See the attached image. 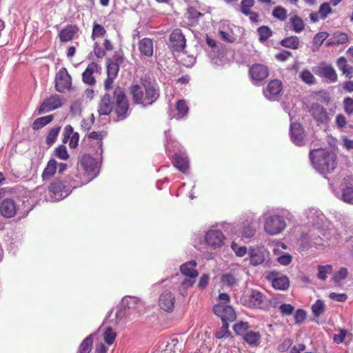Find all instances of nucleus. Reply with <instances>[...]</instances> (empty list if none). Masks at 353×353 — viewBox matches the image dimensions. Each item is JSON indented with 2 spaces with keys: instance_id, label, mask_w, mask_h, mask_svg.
<instances>
[{
  "instance_id": "40",
  "label": "nucleus",
  "mask_w": 353,
  "mask_h": 353,
  "mask_svg": "<svg viewBox=\"0 0 353 353\" xmlns=\"http://www.w3.org/2000/svg\"><path fill=\"white\" fill-rule=\"evenodd\" d=\"M259 40L260 42L266 41L272 34L271 29L267 26H263L257 29Z\"/></svg>"
},
{
  "instance_id": "20",
  "label": "nucleus",
  "mask_w": 353,
  "mask_h": 353,
  "mask_svg": "<svg viewBox=\"0 0 353 353\" xmlns=\"http://www.w3.org/2000/svg\"><path fill=\"white\" fill-rule=\"evenodd\" d=\"M138 49L140 52L141 59L152 57L154 54L153 40L148 37H145L139 40L138 43Z\"/></svg>"
},
{
  "instance_id": "25",
  "label": "nucleus",
  "mask_w": 353,
  "mask_h": 353,
  "mask_svg": "<svg viewBox=\"0 0 353 353\" xmlns=\"http://www.w3.org/2000/svg\"><path fill=\"white\" fill-rule=\"evenodd\" d=\"M305 215L309 223L312 225H320L324 219V215L321 211L315 208H310L305 211Z\"/></svg>"
},
{
  "instance_id": "37",
  "label": "nucleus",
  "mask_w": 353,
  "mask_h": 353,
  "mask_svg": "<svg viewBox=\"0 0 353 353\" xmlns=\"http://www.w3.org/2000/svg\"><path fill=\"white\" fill-rule=\"evenodd\" d=\"M240 232L243 237L249 239L254 236L256 232V228L253 226L252 223L247 221L243 223Z\"/></svg>"
},
{
  "instance_id": "64",
  "label": "nucleus",
  "mask_w": 353,
  "mask_h": 353,
  "mask_svg": "<svg viewBox=\"0 0 353 353\" xmlns=\"http://www.w3.org/2000/svg\"><path fill=\"white\" fill-rule=\"evenodd\" d=\"M294 310L291 304L283 303L279 306V310L283 316H289L292 314Z\"/></svg>"
},
{
  "instance_id": "2",
  "label": "nucleus",
  "mask_w": 353,
  "mask_h": 353,
  "mask_svg": "<svg viewBox=\"0 0 353 353\" xmlns=\"http://www.w3.org/2000/svg\"><path fill=\"white\" fill-rule=\"evenodd\" d=\"M130 91L133 102L143 106L152 105L160 96L159 88L155 80L146 76L141 79L140 84L131 85Z\"/></svg>"
},
{
  "instance_id": "59",
  "label": "nucleus",
  "mask_w": 353,
  "mask_h": 353,
  "mask_svg": "<svg viewBox=\"0 0 353 353\" xmlns=\"http://www.w3.org/2000/svg\"><path fill=\"white\" fill-rule=\"evenodd\" d=\"M328 33L326 32H321L317 33L313 38V44L316 47H319L323 42L327 38Z\"/></svg>"
},
{
  "instance_id": "15",
  "label": "nucleus",
  "mask_w": 353,
  "mask_h": 353,
  "mask_svg": "<svg viewBox=\"0 0 353 353\" xmlns=\"http://www.w3.org/2000/svg\"><path fill=\"white\" fill-rule=\"evenodd\" d=\"M101 70V66L94 63L92 62L89 63L82 73V81L85 84L88 85H94L96 83V79L94 76V74H100Z\"/></svg>"
},
{
  "instance_id": "8",
  "label": "nucleus",
  "mask_w": 353,
  "mask_h": 353,
  "mask_svg": "<svg viewBox=\"0 0 353 353\" xmlns=\"http://www.w3.org/2000/svg\"><path fill=\"white\" fill-rule=\"evenodd\" d=\"M122 304L126 309L129 316L134 317L141 316L145 312L144 303L134 296H125L122 300Z\"/></svg>"
},
{
  "instance_id": "12",
  "label": "nucleus",
  "mask_w": 353,
  "mask_h": 353,
  "mask_svg": "<svg viewBox=\"0 0 353 353\" xmlns=\"http://www.w3.org/2000/svg\"><path fill=\"white\" fill-rule=\"evenodd\" d=\"M214 314L219 316L223 323V327L227 321H233L236 319V313L234 309L228 305L216 304L213 308Z\"/></svg>"
},
{
  "instance_id": "61",
  "label": "nucleus",
  "mask_w": 353,
  "mask_h": 353,
  "mask_svg": "<svg viewBox=\"0 0 353 353\" xmlns=\"http://www.w3.org/2000/svg\"><path fill=\"white\" fill-rule=\"evenodd\" d=\"M231 248L235 252L236 255L242 257L247 253V248L245 246L239 247L235 242L231 244Z\"/></svg>"
},
{
  "instance_id": "9",
  "label": "nucleus",
  "mask_w": 353,
  "mask_h": 353,
  "mask_svg": "<svg viewBox=\"0 0 353 353\" xmlns=\"http://www.w3.org/2000/svg\"><path fill=\"white\" fill-rule=\"evenodd\" d=\"M225 240V236L219 230H210L205 235V241L211 249L221 248Z\"/></svg>"
},
{
  "instance_id": "4",
  "label": "nucleus",
  "mask_w": 353,
  "mask_h": 353,
  "mask_svg": "<svg viewBox=\"0 0 353 353\" xmlns=\"http://www.w3.org/2000/svg\"><path fill=\"white\" fill-rule=\"evenodd\" d=\"M310 159L314 168L322 174L333 172L337 165L335 153L323 148L310 151Z\"/></svg>"
},
{
  "instance_id": "34",
  "label": "nucleus",
  "mask_w": 353,
  "mask_h": 353,
  "mask_svg": "<svg viewBox=\"0 0 353 353\" xmlns=\"http://www.w3.org/2000/svg\"><path fill=\"white\" fill-rule=\"evenodd\" d=\"M272 286L276 290H286L289 287L288 278L285 276L274 278L272 280Z\"/></svg>"
},
{
  "instance_id": "53",
  "label": "nucleus",
  "mask_w": 353,
  "mask_h": 353,
  "mask_svg": "<svg viewBox=\"0 0 353 353\" xmlns=\"http://www.w3.org/2000/svg\"><path fill=\"white\" fill-rule=\"evenodd\" d=\"M60 128H61L60 127H55V128H52L49 131L48 134L46 138V143L48 145H51L52 144H53L54 143V141H56L57 137L58 136V134L59 132Z\"/></svg>"
},
{
  "instance_id": "28",
  "label": "nucleus",
  "mask_w": 353,
  "mask_h": 353,
  "mask_svg": "<svg viewBox=\"0 0 353 353\" xmlns=\"http://www.w3.org/2000/svg\"><path fill=\"white\" fill-rule=\"evenodd\" d=\"M196 263L194 261L187 262L180 267L181 272L183 275L189 277H196L198 272L196 270Z\"/></svg>"
},
{
  "instance_id": "42",
  "label": "nucleus",
  "mask_w": 353,
  "mask_h": 353,
  "mask_svg": "<svg viewBox=\"0 0 353 353\" xmlns=\"http://www.w3.org/2000/svg\"><path fill=\"white\" fill-rule=\"evenodd\" d=\"M281 44L285 48L297 49L299 46V41L297 37L292 36L283 39Z\"/></svg>"
},
{
  "instance_id": "5",
  "label": "nucleus",
  "mask_w": 353,
  "mask_h": 353,
  "mask_svg": "<svg viewBox=\"0 0 353 353\" xmlns=\"http://www.w3.org/2000/svg\"><path fill=\"white\" fill-rule=\"evenodd\" d=\"M25 205L19 199H6L0 204V213L6 218L10 219L19 214L21 217L26 216L28 210H23L21 207Z\"/></svg>"
},
{
  "instance_id": "45",
  "label": "nucleus",
  "mask_w": 353,
  "mask_h": 353,
  "mask_svg": "<svg viewBox=\"0 0 353 353\" xmlns=\"http://www.w3.org/2000/svg\"><path fill=\"white\" fill-rule=\"evenodd\" d=\"M233 329L237 335L242 336L243 337L250 330L248 323L243 321L236 323L234 325Z\"/></svg>"
},
{
  "instance_id": "52",
  "label": "nucleus",
  "mask_w": 353,
  "mask_h": 353,
  "mask_svg": "<svg viewBox=\"0 0 353 353\" xmlns=\"http://www.w3.org/2000/svg\"><path fill=\"white\" fill-rule=\"evenodd\" d=\"M116 336V333L112 330L111 327L106 328L103 332V339L105 342L109 345L114 343Z\"/></svg>"
},
{
  "instance_id": "39",
  "label": "nucleus",
  "mask_w": 353,
  "mask_h": 353,
  "mask_svg": "<svg viewBox=\"0 0 353 353\" xmlns=\"http://www.w3.org/2000/svg\"><path fill=\"white\" fill-rule=\"evenodd\" d=\"M53 120L52 115H48L37 119L32 123V128L34 130H39Z\"/></svg>"
},
{
  "instance_id": "48",
  "label": "nucleus",
  "mask_w": 353,
  "mask_h": 353,
  "mask_svg": "<svg viewBox=\"0 0 353 353\" xmlns=\"http://www.w3.org/2000/svg\"><path fill=\"white\" fill-rule=\"evenodd\" d=\"M312 236L313 231H310L309 233H303L300 237L301 246L304 249H307L312 245Z\"/></svg>"
},
{
  "instance_id": "18",
  "label": "nucleus",
  "mask_w": 353,
  "mask_h": 353,
  "mask_svg": "<svg viewBox=\"0 0 353 353\" xmlns=\"http://www.w3.org/2000/svg\"><path fill=\"white\" fill-rule=\"evenodd\" d=\"M250 74L253 81L259 82L265 80L268 74L269 70L267 66L256 63L250 68Z\"/></svg>"
},
{
  "instance_id": "58",
  "label": "nucleus",
  "mask_w": 353,
  "mask_h": 353,
  "mask_svg": "<svg viewBox=\"0 0 353 353\" xmlns=\"http://www.w3.org/2000/svg\"><path fill=\"white\" fill-rule=\"evenodd\" d=\"M182 56L183 57L180 60L182 65L187 68H191L194 65L196 62V58L194 56L186 54H183Z\"/></svg>"
},
{
  "instance_id": "57",
  "label": "nucleus",
  "mask_w": 353,
  "mask_h": 353,
  "mask_svg": "<svg viewBox=\"0 0 353 353\" xmlns=\"http://www.w3.org/2000/svg\"><path fill=\"white\" fill-rule=\"evenodd\" d=\"M54 154L60 159L65 160L68 158L66 147L63 145H61L55 148Z\"/></svg>"
},
{
  "instance_id": "43",
  "label": "nucleus",
  "mask_w": 353,
  "mask_h": 353,
  "mask_svg": "<svg viewBox=\"0 0 353 353\" xmlns=\"http://www.w3.org/2000/svg\"><path fill=\"white\" fill-rule=\"evenodd\" d=\"M342 201L345 203H353V187L347 186L342 189V193L339 196Z\"/></svg>"
},
{
  "instance_id": "10",
  "label": "nucleus",
  "mask_w": 353,
  "mask_h": 353,
  "mask_svg": "<svg viewBox=\"0 0 353 353\" xmlns=\"http://www.w3.org/2000/svg\"><path fill=\"white\" fill-rule=\"evenodd\" d=\"M72 85V79L65 68H61L55 77V88L59 92H63L70 89Z\"/></svg>"
},
{
  "instance_id": "11",
  "label": "nucleus",
  "mask_w": 353,
  "mask_h": 353,
  "mask_svg": "<svg viewBox=\"0 0 353 353\" xmlns=\"http://www.w3.org/2000/svg\"><path fill=\"white\" fill-rule=\"evenodd\" d=\"M314 73L320 77L326 79L330 83L337 81L338 77L334 68L325 63H321L319 65L314 68Z\"/></svg>"
},
{
  "instance_id": "26",
  "label": "nucleus",
  "mask_w": 353,
  "mask_h": 353,
  "mask_svg": "<svg viewBox=\"0 0 353 353\" xmlns=\"http://www.w3.org/2000/svg\"><path fill=\"white\" fill-rule=\"evenodd\" d=\"M173 163L179 171L183 173H185L189 168V160L185 153L175 154Z\"/></svg>"
},
{
  "instance_id": "38",
  "label": "nucleus",
  "mask_w": 353,
  "mask_h": 353,
  "mask_svg": "<svg viewBox=\"0 0 353 353\" xmlns=\"http://www.w3.org/2000/svg\"><path fill=\"white\" fill-rule=\"evenodd\" d=\"M92 335H89L80 344L77 353H90L92 350Z\"/></svg>"
},
{
  "instance_id": "13",
  "label": "nucleus",
  "mask_w": 353,
  "mask_h": 353,
  "mask_svg": "<svg viewBox=\"0 0 353 353\" xmlns=\"http://www.w3.org/2000/svg\"><path fill=\"white\" fill-rule=\"evenodd\" d=\"M242 268L239 265L232 268L230 271L222 274L221 282L228 287H232L237 284L241 278Z\"/></svg>"
},
{
  "instance_id": "6",
  "label": "nucleus",
  "mask_w": 353,
  "mask_h": 353,
  "mask_svg": "<svg viewBox=\"0 0 353 353\" xmlns=\"http://www.w3.org/2000/svg\"><path fill=\"white\" fill-rule=\"evenodd\" d=\"M286 228V223L282 216L270 214L264 220V231L272 236L281 233Z\"/></svg>"
},
{
  "instance_id": "55",
  "label": "nucleus",
  "mask_w": 353,
  "mask_h": 353,
  "mask_svg": "<svg viewBox=\"0 0 353 353\" xmlns=\"http://www.w3.org/2000/svg\"><path fill=\"white\" fill-rule=\"evenodd\" d=\"M319 12L320 13V17L321 19H325L327 17L329 14L332 12L329 3H323L321 5Z\"/></svg>"
},
{
  "instance_id": "47",
  "label": "nucleus",
  "mask_w": 353,
  "mask_h": 353,
  "mask_svg": "<svg viewBox=\"0 0 353 353\" xmlns=\"http://www.w3.org/2000/svg\"><path fill=\"white\" fill-rule=\"evenodd\" d=\"M219 34L220 38L224 41L234 43L236 40V35L230 29L227 30H220L219 31Z\"/></svg>"
},
{
  "instance_id": "35",
  "label": "nucleus",
  "mask_w": 353,
  "mask_h": 353,
  "mask_svg": "<svg viewBox=\"0 0 353 353\" xmlns=\"http://www.w3.org/2000/svg\"><path fill=\"white\" fill-rule=\"evenodd\" d=\"M176 110H177V119H183L188 114L189 108L185 100H179L176 104Z\"/></svg>"
},
{
  "instance_id": "31",
  "label": "nucleus",
  "mask_w": 353,
  "mask_h": 353,
  "mask_svg": "<svg viewBox=\"0 0 353 353\" xmlns=\"http://www.w3.org/2000/svg\"><path fill=\"white\" fill-rule=\"evenodd\" d=\"M348 39L349 37L346 33L336 31L333 34L332 40L328 42L327 45L330 46L332 44H344L348 41Z\"/></svg>"
},
{
  "instance_id": "60",
  "label": "nucleus",
  "mask_w": 353,
  "mask_h": 353,
  "mask_svg": "<svg viewBox=\"0 0 353 353\" xmlns=\"http://www.w3.org/2000/svg\"><path fill=\"white\" fill-rule=\"evenodd\" d=\"M119 70V65L117 63L110 62L107 65V73L108 76L116 77Z\"/></svg>"
},
{
  "instance_id": "32",
  "label": "nucleus",
  "mask_w": 353,
  "mask_h": 353,
  "mask_svg": "<svg viewBox=\"0 0 353 353\" xmlns=\"http://www.w3.org/2000/svg\"><path fill=\"white\" fill-rule=\"evenodd\" d=\"M290 23L292 30L297 33L302 32L305 29L303 20L297 15L290 17Z\"/></svg>"
},
{
  "instance_id": "22",
  "label": "nucleus",
  "mask_w": 353,
  "mask_h": 353,
  "mask_svg": "<svg viewBox=\"0 0 353 353\" xmlns=\"http://www.w3.org/2000/svg\"><path fill=\"white\" fill-rule=\"evenodd\" d=\"M282 90V83L279 80H272L263 91L265 97L270 100H274Z\"/></svg>"
},
{
  "instance_id": "30",
  "label": "nucleus",
  "mask_w": 353,
  "mask_h": 353,
  "mask_svg": "<svg viewBox=\"0 0 353 353\" xmlns=\"http://www.w3.org/2000/svg\"><path fill=\"white\" fill-rule=\"evenodd\" d=\"M57 169V162L54 159H50L42 173V179L47 181L51 179Z\"/></svg>"
},
{
  "instance_id": "19",
  "label": "nucleus",
  "mask_w": 353,
  "mask_h": 353,
  "mask_svg": "<svg viewBox=\"0 0 353 353\" xmlns=\"http://www.w3.org/2000/svg\"><path fill=\"white\" fill-rule=\"evenodd\" d=\"M290 133L292 141L298 146L305 144V134L303 128L297 123L290 124Z\"/></svg>"
},
{
  "instance_id": "23",
  "label": "nucleus",
  "mask_w": 353,
  "mask_h": 353,
  "mask_svg": "<svg viewBox=\"0 0 353 353\" xmlns=\"http://www.w3.org/2000/svg\"><path fill=\"white\" fill-rule=\"evenodd\" d=\"M79 30V28L77 25H67L59 34L60 41L65 43L72 40Z\"/></svg>"
},
{
  "instance_id": "54",
  "label": "nucleus",
  "mask_w": 353,
  "mask_h": 353,
  "mask_svg": "<svg viewBox=\"0 0 353 353\" xmlns=\"http://www.w3.org/2000/svg\"><path fill=\"white\" fill-rule=\"evenodd\" d=\"M348 272L347 268H341L339 271L336 272L332 277V280L338 283L342 280L345 279L347 276Z\"/></svg>"
},
{
  "instance_id": "27",
  "label": "nucleus",
  "mask_w": 353,
  "mask_h": 353,
  "mask_svg": "<svg viewBox=\"0 0 353 353\" xmlns=\"http://www.w3.org/2000/svg\"><path fill=\"white\" fill-rule=\"evenodd\" d=\"M250 263L252 265H258L265 261L264 252L259 248H250L249 250Z\"/></svg>"
},
{
  "instance_id": "50",
  "label": "nucleus",
  "mask_w": 353,
  "mask_h": 353,
  "mask_svg": "<svg viewBox=\"0 0 353 353\" xmlns=\"http://www.w3.org/2000/svg\"><path fill=\"white\" fill-rule=\"evenodd\" d=\"M300 77L303 82L308 85H313L316 82L315 77L308 70H303L300 73Z\"/></svg>"
},
{
  "instance_id": "41",
  "label": "nucleus",
  "mask_w": 353,
  "mask_h": 353,
  "mask_svg": "<svg viewBox=\"0 0 353 353\" xmlns=\"http://www.w3.org/2000/svg\"><path fill=\"white\" fill-rule=\"evenodd\" d=\"M317 277L321 281H325L327 275L332 272L333 268L331 265H319Z\"/></svg>"
},
{
  "instance_id": "17",
  "label": "nucleus",
  "mask_w": 353,
  "mask_h": 353,
  "mask_svg": "<svg viewBox=\"0 0 353 353\" xmlns=\"http://www.w3.org/2000/svg\"><path fill=\"white\" fill-rule=\"evenodd\" d=\"M62 105L61 97L59 95L55 94L51 96L50 98L46 99L41 105L39 108V114L48 112L53 110L57 109Z\"/></svg>"
},
{
  "instance_id": "51",
  "label": "nucleus",
  "mask_w": 353,
  "mask_h": 353,
  "mask_svg": "<svg viewBox=\"0 0 353 353\" xmlns=\"http://www.w3.org/2000/svg\"><path fill=\"white\" fill-rule=\"evenodd\" d=\"M106 30L100 24L94 23L92 32V39L94 40L97 37H103L105 34Z\"/></svg>"
},
{
  "instance_id": "33",
  "label": "nucleus",
  "mask_w": 353,
  "mask_h": 353,
  "mask_svg": "<svg viewBox=\"0 0 353 353\" xmlns=\"http://www.w3.org/2000/svg\"><path fill=\"white\" fill-rule=\"evenodd\" d=\"M243 338L249 345H257L260 343L261 335L257 332L249 330Z\"/></svg>"
},
{
  "instance_id": "62",
  "label": "nucleus",
  "mask_w": 353,
  "mask_h": 353,
  "mask_svg": "<svg viewBox=\"0 0 353 353\" xmlns=\"http://www.w3.org/2000/svg\"><path fill=\"white\" fill-rule=\"evenodd\" d=\"M125 316H129L125 307H118L115 312V324H119Z\"/></svg>"
},
{
  "instance_id": "21",
  "label": "nucleus",
  "mask_w": 353,
  "mask_h": 353,
  "mask_svg": "<svg viewBox=\"0 0 353 353\" xmlns=\"http://www.w3.org/2000/svg\"><path fill=\"white\" fill-rule=\"evenodd\" d=\"M174 303L175 297L172 293L168 290L163 292L159 296V305L164 311H172L174 308Z\"/></svg>"
},
{
  "instance_id": "46",
  "label": "nucleus",
  "mask_w": 353,
  "mask_h": 353,
  "mask_svg": "<svg viewBox=\"0 0 353 353\" xmlns=\"http://www.w3.org/2000/svg\"><path fill=\"white\" fill-rule=\"evenodd\" d=\"M312 310L315 316H319L325 312V305L323 301L317 300L312 306Z\"/></svg>"
},
{
  "instance_id": "63",
  "label": "nucleus",
  "mask_w": 353,
  "mask_h": 353,
  "mask_svg": "<svg viewBox=\"0 0 353 353\" xmlns=\"http://www.w3.org/2000/svg\"><path fill=\"white\" fill-rule=\"evenodd\" d=\"M344 111L347 114L353 113V99L351 97H346L343 99Z\"/></svg>"
},
{
  "instance_id": "16",
  "label": "nucleus",
  "mask_w": 353,
  "mask_h": 353,
  "mask_svg": "<svg viewBox=\"0 0 353 353\" xmlns=\"http://www.w3.org/2000/svg\"><path fill=\"white\" fill-rule=\"evenodd\" d=\"M170 48L173 51L181 52L185 47L186 40L180 29H175L170 36Z\"/></svg>"
},
{
  "instance_id": "36",
  "label": "nucleus",
  "mask_w": 353,
  "mask_h": 353,
  "mask_svg": "<svg viewBox=\"0 0 353 353\" xmlns=\"http://www.w3.org/2000/svg\"><path fill=\"white\" fill-rule=\"evenodd\" d=\"M103 134L101 132L93 131L88 135V139H93L96 141V146L97 147L96 150V153L98 155H101L103 152L102 148V139Z\"/></svg>"
},
{
  "instance_id": "7",
  "label": "nucleus",
  "mask_w": 353,
  "mask_h": 353,
  "mask_svg": "<svg viewBox=\"0 0 353 353\" xmlns=\"http://www.w3.org/2000/svg\"><path fill=\"white\" fill-rule=\"evenodd\" d=\"M77 181L75 179L71 180L70 184H63L62 181H54L49 187L50 199L52 201H59L68 196L74 189L71 185Z\"/></svg>"
},
{
  "instance_id": "1",
  "label": "nucleus",
  "mask_w": 353,
  "mask_h": 353,
  "mask_svg": "<svg viewBox=\"0 0 353 353\" xmlns=\"http://www.w3.org/2000/svg\"><path fill=\"white\" fill-rule=\"evenodd\" d=\"M114 108L119 120H123L130 114L128 100L121 87L115 88L112 101L109 94L103 95L98 105V112L99 115H109Z\"/></svg>"
},
{
  "instance_id": "3",
  "label": "nucleus",
  "mask_w": 353,
  "mask_h": 353,
  "mask_svg": "<svg viewBox=\"0 0 353 353\" xmlns=\"http://www.w3.org/2000/svg\"><path fill=\"white\" fill-rule=\"evenodd\" d=\"M96 156L93 157L90 154H84L80 159L77 165V179H75L77 182L71 185L73 188L87 184L97 176L101 155L96 153Z\"/></svg>"
},
{
  "instance_id": "56",
  "label": "nucleus",
  "mask_w": 353,
  "mask_h": 353,
  "mask_svg": "<svg viewBox=\"0 0 353 353\" xmlns=\"http://www.w3.org/2000/svg\"><path fill=\"white\" fill-rule=\"evenodd\" d=\"M254 0H241L240 5V10L242 14H245L252 10V8L254 6Z\"/></svg>"
},
{
  "instance_id": "29",
  "label": "nucleus",
  "mask_w": 353,
  "mask_h": 353,
  "mask_svg": "<svg viewBox=\"0 0 353 353\" xmlns=\"http://www.w3.org/2000/svg\"><path fill=\"white\" fill-rule=\"evenodd\" d=\"M336 65L347 77L349 79L352 77L353 67L347 64V61L344 57H341L337 59Z\"/></svg>"
},
{
  "instance_id": "49",
  "label": "nucleus",
  "mask_w": 353,
  "mask_h": 353,
  "mask_svg": "<svg viewBox=\"0 0 353 353\" xmlns=\"http://www.w3.org/2000/svg\"><path fill=\"white\" fill-rule=\"evenodd\" d=\"M272 16L274 18L283 21L287 19V10L282 6H276L272 11Z\"/></svg>"
},
{
  "instance_id": "24",
  "label": "nucleus",
  "mask_w": 353,
  "mask_h": 353,
  "mask_svg": "<svg viewBox=\"0 0 353 353\" xmlns=\"http://www.w3.org/2000/svg\"><path fill=\"white\" fill-rule=\"evenodd\" d=\"M310 112L314 118L319 122L325 123L328 120L326 109L318 103H313L310 108Z\"/></svg>"
},
{
  "instance_id": "14",
  "label": "nucleus",
  "mask_w": 353,
  "mask_h": 353,
  "mask_svg": "<svg viewBox=\"0 0 353 353\" xmlns=\"http://www.w3.org/2000/svg\"><path fill=\"white\" fill-rule=\"evenodd\" d=\"M265 296L258 290H252L243 299L245 305L251 308H262Z\"/></svg>"
},
{
  "instance_id": "44",
  "label": "nucleus",
  "mask_w": 353,
  "mask_h": 353,
  "mask_svg": "<svg viewBox=\"0 0 353 353\" xmlns=\"http://www.w3.org/2000/svg\"><path fill=\"white\" fill-rule=\"evenodd\" d=\"M195 278L196 277L186 276L183 279L179 288V292L181 295L185 296L187 294L186 290L188 288L192 286L195 283Z\"/></svg>"
}]
</instances>
